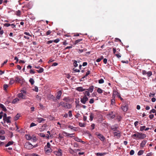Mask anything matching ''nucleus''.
<instances>
[{
    "label": "nucleus",
    "instance_id": "39",
    "mask_svg": "<svg viewBox=\"0 0 156 156\" xmlns=\"http://www.w3.org/2000/svg\"><path fill=\"white\" fill-rule=\"evenodd\" d=\"M104 83V80L103 79H101L98 80V83L100 84L102 83Z\"/></svg>",
    "mask_w": 156,
    "mask_h": 156
},
{
    "label": "nucleus",
    "instance_id": "8",
    "mask_svg": "<svg viewBox=\"0 0 156 156\" xmlns=\"http://www.w3.org/2000/svg\"><path fill=\"white\" fill-rule=\"evenodd\" d=\"M88 100V98H87L86 96H84L83 98H81L80 101L83 104H85Z\"/></svg>",
    "mask_w": 156,
    "mask_h": 156
},
{
    "label": "nucleus",
    "instance_id": "18",
    "mask_svg": "<svg viewBox=\"0 0 156 156\" xmlns=\"http://www.w3.org/2000/svg\"><path fill=\"white\" fill-rule=\"evenodd\" d=\"M25 137L27 140H30L32 139V137L30 135H26Z\"/></svg>",
    "mask_w": 156,
    "mask_h": 156
},
{
    "label": "nucleus",
    "instance_id": "9",
    "mask_svg": "<svg viewBox=\"0 0 156 156\" xmlns=\"http://www.w3.org/2000/svg\"><path fill=\"white\" fill-rule=\"evenodd\" d=\"M15 81L16 82H18L21 84L23 83L22 79L21 78H19L18 76L15 77Z\"/></svg>",
    "mask_w": 156,
    "mask_h": 156
},
{
    "label": "nucleus",
    "instance_id": "27",
    "mask_svg": "<svg viewBox=\"0 0 156 156\" xmlns=\"http://www.w3.org/2000/svg\"><path fill=\"white\" fill-rule=\"evenodd\" d=\"M29 82L32 85H33L34 83V79L32 78L30 79L29 80Z\"/></svg>",
    "mask_w": 156,
    "mask_h": 156
},
{
    "label": "nucleus",
    "instance_id": "15",
    "mask_svg": "<svg viewBox=\"0 0 156 156\" xmlns=\"http://www.w3.org/2000/svg\"><path fill=\"white\" fill-rule=\"evenodd\" d=\"M147 141L146 140H143L140 144V146L142 147H144L146 144Z\"/></svg>",
    "mask_w": 156,
    "mask_h": 156
},
{
    "label": "nucleus",
    "instance_id": "21",
    "mask_svg": "<svg viewBox=\"0 0 156 156\" xmlns=\"http://www.w3.org/2000/svg\"><path fill=\"white\" fill-rule=\"evenodd\" d=\"M37 71L38 73H41L43 72L44 69L43 68L40 67V68H39V70H37Z\"/></svg>",
    "mask_w": 156,
    "mask_h": 156
},
{
    "label": "nucleus",
    "instance_id": "46",
    "mask_svg": "<svg viewBox=\"0 0 156 156\" xmlns=\"http://www.w3.org/2000/svg\"><path fill=\"white\" fill-rule=\"evenodd\" d=\"M134 154V151L133 150H131L129 154L130 155H133Z\"/></svg>",
    "mask_w": 156,
    "mask_h": 156
},
{
    "label": "nucleus",
    "instance_id": "60",
    "mask_svg": "<svg viewBox=\"0 0 156 156\" xmlns=\"http://www.w3.org/2000/svg\"><path fill=\"white\" fill-rule=\"evenodd\" d=\"M64 104H65V103L63 102H60L59 104V106H60V105H62L63 107Z\"/></svg>",
    "mask_w": 156,
    "mask_h": 156
},
{
    "label": "nucleus",
    "instance_id": "41",
    "mask_svg": "<svg viewBox=\"0 0 156 156\" xmlns=\"http://www.w3.org/2000/svg\"><path fill=\"white\" fill-rule=\"evenodd\" d=\"M68 128L70 129H73L74 131L76 130V129H75V127L71 126H68Z\"/></svg>",
    "mask_w": 156,
    "mask_h": 156
},
{
    "label": "nucleus",
    "instance_id": "34",
    "mask_svg": "<svg viewBox=\"0 0 156 156\" xmlns=\"http://www.w3.org/2000/svg\"><path fill=\"white\" fill-rule=\"evenodd\" d=\"M145 126H141L140 127V130L141 131H143L145 129Z\"/></svg>",
    "mask_w": 156,
    "mask_h": 156
},
{
    "label": "nucleus",
    "instance_id": "4",
    "mask_svg": "<svg viewBox=\"0 0 156 156\" xmlns=\"http://www.w3.org/2000/svg\"><path fill=\"white\" fill-rule=\"evenodd\" d=\"M32 3L30 2L28 3L26 5H25L24 6H23V8H27V9H26V10H27L29 9H30L32 7Z\"/></svg>",
    "mask_w": 156,
    "mask_h": 156
},
{
    "label": "nucleus",
    "instance_id": "61",
    "mask_svg": "<svg viewBox=\"0 0 156 156\" xmlns=\"http://www.w3.org/2000/svg\"><path fill=\"white\" fill-rule=\"evenodd\" d=\"M73 73H76L78 72V69H75V68L73 69Z\"/></svg>",
    "mask_w": 156,
    "mask_h": 156
},
{
    "label": "nucleus",
    "instance_id": "25",
    "mask_svg": "<svg viewBox=\"0 0 156 156\" xmlns=\"http://www.w3.org/2000/svg\"><path fill=\"white\" fill-rule=\"evenodd\" d=\"M15 81V80H14L13 78H11L10 79L9 83L10 84L12 85V84H13V83H14Z\"/></svg>",
    "mask_w": 156,
    "mask_h": 156
},
{
    "label": "nucleus",
    "instance_id": "56",
    "mask_svg": "<svg viewBox=\"0 0 156 156\" xmlns=\"http://www.w3.org/2000/svg\"><path fill=\"white\" fill-rule=\"evenodd\" d=\"M5 139V137L3 136H0V140H4Z\"/></svg>",
    "mask_w": 156,
    "mask_h": 156
},
{
    "label": "nucleus",
    "instance_id": "33",
    "mask_svg": "<svg viewBox=\"0 0 156 156\" xmlns=\"http://www.w3.org/2000/svg\"><path fill=\"white\" fill-rule=\"evenodd\" d=\"M117 126H116L115 127L114 126H112L111 127V129L113 130V132H114L115 130V131H117L118 130H116V129L117 128Z\"/></svg>",
    "mask_w": 156,
    "mask_h": 156
},
{
    "label": "nucleus",
    "instance_id": "64",
    "mask_svg": "<svg viewBox=\"0 0 156 156\" xmlns=\"http://www.w3.org/2000/svg\"><path fill=\"white\" fill-rule=\"evenodd\" d=\"M51 33V31H50V30H49L46 32V35H49Z\"/></svg>",
    "mask_w": 156,
    "mask_h": 156
},
{
    "label": "nucleus",
    "instance_id": "13",
    "mask_svg": "<svg viewBox=\"0 0 156 156\" xmlns=\"http://www.w3.org/2000/svg\"><path fill=\"white\" fill-rule=\"evenodd\" d=\"M63 107L66 108H69L71 107V105L70 104L65 103Z\"/></svg>",
    "mask_w": 156,
    "mask_h": 156
},
{
    "label": "nucleus",
    "instance_id": "40",
    "mask_svg": "<svg viewBox=\"0 0 156 156\" xmlns=\"http://www.w3.org/2000/svg\"><path fill=\"white\" fill-rule=\"evenodd\" d=\"M152 72L151 71H148L147 73V75L148 76H150L152 75Z\"/></svg>",
    "mask_w": 156,
    "mask_h": 156
},
{
    "label": "nucleus",
    "instance_id": "57",
    "mask_svg": "<svg viewBox=\"0 0 156 156\" xmlns=\"http://www.w3.org/2000/svg\"><path fill=\"white\" fill-rule=\"evenodd\" d=\"M24 34L26 35H28V36H31V35L29 33H28V32H24Z\"/></svg>",
    "mask_w": 156,
    "mask_h": 156
},
{
    "label": "nucleus",
    "instance_id": "38",
    "mask_svg": "<svg viewBox=\"0 0 156 156\" xmlns=\"http://www.w3.org/2000/svg\"><path fill=\"white\" fill-rule=\"evenodd\" d=\"M20 117V115L19 114H17L14 117V120H18V119Z\"/></svg>",
    "mask_w": 156,
    "mask_h": 156
},
{
    "label": "nucleus",
    "instance_id": "1",
    "mask_svg": "<svg viewBox=\"0 0 156 156\" xmlns=\"http://www.w3.org/2000/svg\"><path fill=\"white\" fill-rule=\"evenodd\" d=\"M114 136L117 139H119L120 138L121 136V132L119 130L115 131L113 132Z\"/></svg>",
    "mask_w": 156,
    "mask_h": 156
},
{
    "label": "nucleus",
    "instance_id": "3",
    "mask_svg": "<svg viewBox=\"0 0 156 156\" xmlns=\"http://www.w3.org/2000/svg\"><path fill=\"white\" fill-rule=\"evenodd\" d=\"M24 147L25 148L28 149H31L33 147V145L29 143H26Z\"/></svg>",
    "mask_w": 156,
    "mask_h": 156
},
{
    "label": "nucleus",
    "instance_id": "42",
    "mask_svg": "<svg viewBox=\"0 0 156 156\" xmlns=\"http://www.w3.org/2000/svg\"><path fill=\"white\" fill-rule=\"evenodd\" d=\"M85 90V89H83L81 87H79V91H83Z\"/></svg>",
    "mask_w": 156,
    "mask_h": 156
},
{
    "label": "nucleus",
    "instance_id": "35",
    "mask_svg": "<svg viewBox=\"0 0 156 156\" xmlns=\"http://www.w3.org/2000/svg\"><path fill=\"white\" fill-rule=\"evenodd\" d=\"M79 125L80 127H84L85 125V124L84 123H79Z\"/></svg>",
    "mask_w": 156,
    "mask_h": 156
},
{
    "label": "nucleus",
    "instance_id": "19",
    "mask_svg": "<svg viewBox=\"0 0 156 156\" xmlns=\"http://www.w3.org/2000/svg\"><path fill=\"white\" fill-rule=\"evenodd\" d=\"M47 97L48 99H50L53 98L54 97V96L52 95L49 94L47 95Z\"/></svg>",
    "mask_w": 156,
    "mask_h": 156
},
{
    "label": "nucleus",
    "instance_id": "12",
    "mask_svg": "<svg viewBox=\"0 0 156 156\" xmlns=\"http://www.w3.org/2000/svg\"><path fill=\"white\" fill-rule=\"evenodd\" d=\"M62 91L61 90L59 91L58 92V94L56 96V98L58 99H59L60 98L62 95Z\"/></svg>",
    "mask_w": 156,
    "mask_h": 156
},
{
    "label": "nucleus",
    "instance_id": "53",
    "mask_svg": "<svg viewBox=\"0 0 156 156\" xmlns=\"http://www.w3.org/2000/svg\"><path fill=\"white\" fill-rule=\"evenodd\" d=\"M59 41V39L58 38H57L55 40L53 41V42H55V43H57Z\"/></svg>",
    "mask_w": 156,
    "mask_h": 156
},
{
    "label": "nucleus",
    "instance_id": "59",
    "mask_svg": "<svg viewBox=\"0 0 156 156\" xmlns=\"http://www.w3.org/2000/svg\"><path fill=\"white\" fill-rule=\"evenodd\" d=\"M94 100L93 99H90L89 101V103L90 104H92L94 103Z\"/></svg>",
    "mask_w": 156,
    "mask_h": 156
},
{
    "label": "nucleus",
    "instance_id": "23",
    "mask_svg": "<svg viewBox=\"0 0 156 156\" xmlns=\"http://www.w3.org/2000/svg\"><path fill=\"white\" fill-rule=\"evenodd\" d=\"M118 94H119L116 91H114L113 94V97L115 98V95H118Z\"/></svg>",
    "mask_w": 156,
    "mask_h": 156
},
{
    "label": "nucleus",
    "instance_id": "28",
    "mask_svg": "<svg viewBox=\"0 0 156 156\" xmlns=\"http://www.w3.org/2000/svg\"><path fill=\"white\" fill-rule=\"evenodd\" d=\"M13 141H9L7 144L6 145L5 147H7L11 145H12L13 144Z\"/></svg>",
    "mask_w": 156,
    "mask_h": 156
},
{
    "label": "nucleus",
    "instance_id": "37",
    "mask_svg": "<svg viewBox=\"0 0 156 156\" xmlns=\"http://www.w3.org/2000/svg\"><path fill=\"white\" fill-rule=\"evenodd\" d=\"M16 14L18 16H20L21 15V12L20 10H17L16 12Z\"/></svg>",
    "mask_w": 156,
    "mask_h": 156
},
{
    "label": "nucleus",
    "instance_id": "31",
    "mask_svg": "<svg viewBox=\"0 0 156 156\" xmlns=\"http://www.w3.org/2000/svg\"><path fill=\"white\" fill-rule=\"evenodd\" d=\"M47 133L48 134L46 136V137L48 138L49 139L50 136H51L50 135V133L49 131H48Z\"/></svg>",
    "mask_w": 156,
    "mask_h": 156
},
{
    "label": "nucleus",
    "instance_id": "54",
    "mask_svg": "<svg viewBox=\"0 0 156 156\" xmlns=\"http://www.w3.org/2000/svg\"><path fill=\"white\" fill-rule=\"evenodd\" d=\"M137 133L136 134H134L132 135V137L133 138H134V137H135L136 138H137Z\"/></svg>",
    "mask_w": 156,
    "mask_h": 156
},
{
    "label": "nucleus",
    "instance_id": "30",
    "mask_svg": "<svg viewBox=\"0 0 156 156\" xmlns=\"http://www.w3.org/2000/svg\"><path fill=\"white\" fill-rule=\"evenodd\" d=\"M105 154V153H97L96 154V155L97 156H103Z\"/></svg>",
    "mask_w": 156,
    "mask_h": 156
},
{
    "label": "nucleus",
    "instance_id": "55",
    "mask_svg": "<svg viewBox=\"0 0 156 156\" xmlns=\"http://www.w3.org/2000/svg\"><path fill=\"white\" fill-rule=\"evenodd\" d=\"M115 103V100L114 98L112 99L111 100V103L112 104H113Z\"/></svg>",
    "mask_w": 156,
    "mask_h": 156
},
{
    "label": "nucleus",
    "instance_id": "5",
    "mask_svg": "<svg viewBox=\"0 0 156 156\" xmlns=\"http://www.w3.org/2000/svg\"><path fill=\"white\" fill-rule=\"evenodd\" d=\"M62 135L66 137H71L74 136H73L74 133H69L65 132H63L62 133Z\"/></svg>",
    "mask_w": 156,
    "mask_h": 156
},
{
    "label": "nucleus",
    "instance_id": "50",
    "mask_svg": "<svg viewBox=\"0 0 156 156\" xmlns=\"http://www.w3.org/2000/svg\"><path fill=\"white\" fill-rule=\"evenodd\" d=\"M33 90L36 92H38V87L36 86H35L34 87V89H33Z\"/></svg>",
    "mask_w": 156,
    "mask_h": 156
},
{
    "label": "nucleus",
    "instance_id": "47",
    "mask_svg": "<svg viewBox=\"0 0 156 156\" xmlns=\"http://www.w3.org/2000/svg\"><path fill=\"white\" fill-rule=\"evenodd\" d=\"M36 125H37V124H35V123H34V122H32L30 124V127H33L34 126H36Z\"/></svg>",
    "mask_w": 156,
    "mask_h": 156
},
{
    "label": "nucleus",
    "instance_id": "44",
    "mask_svg": "<svg viewBox=\"0 0 156 156\" xmlns=\"http://www.w3.org/2000/svg\"><path fill=\"white\" fill-rule=\"evenodd\" d=\"M87 50L85 49H79V51H80V52H85Z\"/></svg>",
    "mask_w": 156,
    "mask_h": 156
},
{
    "label": "nucleus",
    "instance_id": "29",
    "mask_svg": "<svg viewBox=\"0 0 156 156\" xmlns=\"http://www.w3.org/2000/svg\"><path fill=\"white\" fill-rule=\"evenodd\" d=\"M19 101V100L18 99L15 98L13 100V101H12V103L13 104H15V103L17 102H18Z\"/></svg>",
    "mask_w": 156,
    "mask_h": 156
},
{
    "label": "nucleus",
    "instance_id": "52",
    "mask_svg": "<svg viewBox=\"0 0 156 156\" xmlns=\"http://www.w3.org/2000/svg\"><path fill=\"white\" fill-rule=\"evenodd\" d=\"M154 117V115L151 114L149 115V117L151 119H152Z\"/></svg>",
    "mask_w": 156,
    "mask_h": 156
},
{
    "label": "nucleus",
    "instance_id": "14",
    "mask_svg": "<svg viewBox=\"0 0 156 156\" xmlns=\"http://www.w3.org/2000/svg\"><path fill=\"white\" fill-rule=\"evenodd\" d=\"M121 108L123 111L126 112L127 110L128 107L126 105L125 106H122Z\"/></svg>",
    "mask_w": 156,
    "mask_h": 156
},
{
    "label": "nucleus",
    "instance_id": "22",
    "mask_svg": "<svg viewBox=\"0 0 156 156\" xmlns=\"http://www.w3.org/2000/svg\"><path fill=\"white\" fill-rule=\"evenodd\" d=\"M144 151L143 150H140L137 153V154L138 155H141L143 154V153L144 152Z\"/></svg>",
    "mask_w": 156,
    "mask_h": 156
},
{
    "label": "nucleus",
    "instance_id": "10",
    "mask_svg": "<svg viewBox=\"0 0 156 156\" xmlns=\"http://www.w3.org/2000/svg\"><path fill=\"white\" fill-rule=\"evenodd\" d=\"M18 96L19 98H22L23 99H25L26 97L25 95L22 93L19 94Z\"/></svg>",
    "mask_w": 156,
    "mask_h": 156
},
{
    "label": "nucleus",
    "instance_id": "49",
    "mask_svg": "<svg viewBox=\"0 0 156 156\" xmlns=\"http://www.w3.org/2000/svg\"><path fill=\"white\" fill-rule=\"evenodd\" d=\"M50 146H51V145L50 144L49 142H48L47 143V145L45 146V147H47L48 148H51Z\"/></svg>",
    "mask_w": 156,
    "mask_h": 156
},
{
    "label": "nucleus",
    "instance_id": "48",
    "mask_svg": "<svg viewBox=\"0 0 156 156\" xmlns=\"http://www.w3.org/2000/svg\"><path fill=\"white\" fill-rule=\"evenodd\" d=\"M39 135L41 137H46L45 135L43 133H40Z\"/></svg>",
    "mask_w": 156,
    "mask_h": 156
},
{
    "label": "nucleus",
    "instance_id": "45",
    "mask_svg": "<svg viewBox=\"0 0 156 156\" xmlns=\"http://www.w3.org/2000/svg\"><path fill=\"white\" fill-rule=\"evenodd\" d=\"M4 120L6 121L7 123H10L11 122L10 120L7 118H6V119H5V120Z\"/></svg>",
    "mask_w": 156,
    "mask_h": 156
},
{
    "label": "nucleus",
    "instance_id": "20",
    "mask_svg": "<svg viewBox=\"0 0 156 156\" xmlns=\"http://www.w3.org/2000/svg\"><path fill=\"white\" fill-rule=\"evenodd\" d=\"M73 66L75 67H76L77 66L78 64H77V62L76 61L74 60H73Z\"/></svg>",
    "mask_w": 156,
    "mask_h": 156
},
{
    "label": "nucleus",
    "instance_id": "17",
    "mask_svg": "<svg viewBox=\"0 0 156 156\" xmlns=\"http://www.w3.org/2000/svg\"><path fill=\"white\" fill-rule=\"evenodd\" d=\"M0 108L2 109V110L5 112L7 110L3 104H0Z\"/></svg>",
    "mask_w": 156,
    "mask_h": 156
},
{
    "label": "nucleus",
    "instance_id": "7",
    "mask_svg": "<svg viewBox=\"0 0 156 156\" xmlns=\"http://www.w3.org/2000/svg\"><path fill=\"white\" fill-rule=\"evenodd\" d=\"M96 135H97L99 139H100L101 141H103L105 139L104 137L101 134H100L98 133H96Z\"/></svg>",
    "mask_w": 156,
    "mask_h": 156
},
{
    "label": "nucleus",
    "instance_id": "62",
    "mask_svg": "<svg viewBox=\"0 0 156 156\" xmlns=\"http://www.w3.org/2000/svg\"><path fill=\"white\" fill-rule=\"evenodd\" d=\"M155 95V93L152 94L151 93H150L149 94V97H152L154 96Z\"/></svg>",
    "mask_w": 156,
    "mask_h": 156
},
{
    "label": "nucleus",
    "instance_id": "63",
    "mask_svg": "<svg viewBox=\"0 0 156 156\" xmlns=\"http://www.w3.org/2000/svg\"><path fill=\"white\" fill-rule=\"evenodd\" d=\"M4 25L5 27H8L10 25V24L9 23H5Z\"/></svg>",
    "mask_w": 156,
    "mask_h": 156
},
{
    "label": "nucleus",
    "instance_id": "43",
    "mask_svg": "<svg viewBox=\"0 0 156 156\" xmlns=\"http://www.w3.org/2000/svg\"><path fill=\"white\" fill-rule=\"evenodd\" d=\"M156 111V110L155 109H153L150 111L149 113L150 114H151L152 113H154Z\"/></svg>",
    "mask_w": 156,
    "mask_h": 156
},
{
    "label": "nucleus",
    "instance_id": "51",
    "mask_svg": "<svg viewBox=\"0 0 156 156\" xmlns=\"http://www.w3.org/2000/svg\"><path fill=\"white\" fill-rule=\"evenodd\" d=\"M90 73V71L88 70V71L86 73V75H85V76H84V77L87 76L88 75H89V74Z\"/></svg>",
    "mask_w": 156,
    "mask_h": 156
},
{
    "label": "nucleus",
    "instance_id": "26",
    "mask_svg": "<svg viewBox=\"0 0 156 156\" xmlns=\"http://www.w3.org/2000/svg\"><path fill=\"white\" fill-rule=\"evenodd\" d=\"M93 118H94V115L93 114L91 113L90 115V119H89L90 120V121H92Z\"/></svg>",
    "mask_w": 156,
    "mask_h": 156
},
{
    "label": "nucleus",
    "instance_id": "58",
    "mask_svg": "<svg viewBox=\"0 0 156 156\" xmlns=\"http://www.w3.org/2000/svg\"><path fill=\"white\" fill-rule=\"evenodd\" d=\"M69 113V117H72V112L71 111H70L69 112H68Z\"/></svg>",
    "mask_w": 156,
    "mask_h": 156
},
{
    "label": "nucleus",
    "instance_id": "16",
    "mask_svg": "<svg viewBox=\"0 0 156 156\" xmlns=\"http://www.w3.org/2000/svg\"><path fill=\"white\" fill-rule=\"evenodd\" d=\"M45 120L42 118H37V121L39 123L42 122Z\"/></svg>",
    "mask_w": 156,
    "mask_h": 156
},
{
    "label": "nucleus",
    "instance_id": "24",
    "mask_svg": "<svg viewBox=\"0 0 156 156\" xmlns=\"http://www.w3.org/2000/svg\"><path fill=\"white\" fill-rule=\"evenodd\" d=\"M94 90V87L93 86H90L88 89V91L90 92H92Z\"/></svg>",
    "mask_w": 156,
    "mask_h": 156
},
{
    "label": "nucleus",
    "instance_id": "2",
    "mask_svg": "<svg viewBox=\"0 0 156 156\" xmlns=\"http://www.w3.org/2000/svg\"><path fill=\"white\" fill-rule=\"evenodd\" d=\"M137 138L139 139H143L146 137V135L144 133H137Z\"/></svg>",
    "mask_w": 156,
    "mask_h": 156
},
{
    "label": "nucleus",
    "instance_id": "6",
    "mask_svg": "<svg viewBox=\"0 0 156 156\" xmlns=\"http://www.w3.org/2000/svg\"><path fill=\"white\" fill-rule=\"evenodd\" d=\"M54 153L56 155L60 156L62 154V151L61 149H59L58 151H54Z\"/></svg>",
    "mask_w": 156,
    "mask_h": 156
},
{
    "label": "nucleus",
    "instance_id": "36",
    "mask_svg": "<svg viewBox=\"0 0 156 156\" xmlns=\"http://www.w3.org/2000/svg\"><path fill=\"white\" fill-rule=\"evenodd\" d=\"M103 90L100 88H98L97 90V92L99 93H101L102 92Z\"/></svg>",
    "mask_w": 156,
    "mask_h": 156
},
{
    "label": "nucleus",
    "instance_id": "11",
    "mask_svg": "<svg viewBox=\"0 0 156 156\" xmlns=\"http://www.w3.org/2000/svg\"><path fill=\"white\" fill-rule=\"evenodd\" d=\"M44 151L47 153H49L51 151V148H48L45 147Z\"/></svg>",
    "mask_w": 156,
    "mask_h": 156
},
{
    "label": "nucleus",
    "instance_id": "32",
    "mask_svg": "<svg viewBox=\"0 0 156 156\" xmlns=\"http://www.w3.org/2000/svg\"><path fill=\"white\" fill-rule=\"evenodd\" d=\"M84 96H89L90 95V93L89 91H86L84 93Z\"/></svg>",
    "mask_w": 156,
    "mask_h": 156
}]
</instances>
